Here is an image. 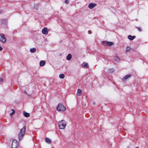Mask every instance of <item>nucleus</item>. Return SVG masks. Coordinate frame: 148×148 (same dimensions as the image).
I'll list each match as a JSON object with an SVG mask.
<instances>
[{
  "label": "nucleus",
  "instance_id": "nucleus-1",
  "mask_svg": "<svg viewBox=\"0 0 148 148\" xmlns=\"http://www.w3.org/2000/svg\"><path fill=\"white\" fill-rule=\"evenodd\" d=\"M58 125L60 129H64L65 128L66 123L65 120H62L58 122Z\"/></svg>",
  "mask_w": 148,
  "mask_h": 148
},
{
  "label": "nucleus",
  "instance_id": "nucleus-2",
  "mask_svg": "<svg viewBox=\"0 0 148 148\" xmlns=\"http://www.w3.org/2000/svg\"><path fill=\"white\" fill-rule=\"evenodd\" d=\"M26 129L25 126H24L23 128L20 130V132L18 134V138L19 140H21L24 136Z\"/></svg>",
  "mask_w": 148,
  "mask_h": 148
},
{
  "label": "nucleus",
  "instance_id": "nucleus-3",
  "mask_svg": "<svg viewBox=\"0 0 148 148\" xmlns=\"http://www.w3.org/2000/svg\"><path fill=\"white\" fill-rule=\"evenodd\" d=\"M57 110L59 112H63L66 110V108L63 104L60 103L57 107Z\"/></svg>",
  "mask_w": 148,
  "mask_h": 148
},
{
  "label": "nucleus",
  "instance_id": "nucleus-4",
  "mask_svg": "<svg viewBox=\"0 0 148 148\" xmlns=\"http://www.w3.org/2000/svg\"><path fill=\"white\" fill-rule=\"evenodd\" d=\"M6 40L5 35L2 34H0V41L3 43H5Z\"/></svg>",
  "mask_w": 148,
  "mask_h": 148
},
{
  "label": "nucleus",
  "instance_id": "nucleus-5",
  "mask_svg": "<svg viewBox=\"0 0 148 148\" xmlns=\"http://www.w3.org/2000/svg\"><path fill=\"white\" fill-rule=\"evenodd\" d=\"M18 143L16 140H13L11 144V148H18Z\"/></svg>",
  "mask_w": 148,
  "mask_h": 148
},
{
  "label": "nucleus",
  "instance_id": "nucleus-6",
  "mask_svg": "<svg viewBox=\"0 0 148 148\" xmlns=\"http://www.w3.org/2000/svg\"><path fill=\"white\" fill-rule=\"evenodd\" d=\"M97 5V4L95 3H90L88 6V7L90 9H92Z\"/></svg>",
  "mask_w": 148,
  "mask_h": 148
},
{
  "label": "nucleus",
  "instance_id": "nucleus-7",
  "mask_svg": "<svg viewBox=\"0 0 148 148\" xmlns=\"http://www.w3.org/2000/svg\"><path fill=\"white\" fill-rule=\"evenodd\" d=\"M42 33L44 34H47L48 33L47 28L46 27L44 28L42 30Z\"/></svg>",
  "mask_w": 148,
  "mask_h": 148
},
{
  "label": "nucleus",
  "instance_id": "nucleus-8",
  "mask_svg": "<svg viewBox=\"0 0 148 148\" xmlns=\"http://www.w3.org/2000/svg\"><path fill=\"white\" fill-rule=\"evenodd\" d=\"M131 75L130 74H127L125 75L122 79V80L124 81L128 79V78L131 77Z\"/></svg>",
  "mask_w": 148,
  "mask_h": 148
},
{
  "label": "nucleus",
  "instance_id": "nucleus-9",
  "mask_svg": "<svg viewBox=\"0 0 148 148\" xmlns=\"http://www.w3.org/2000/svg\"><path fill=\"white\" fill-rule=\"evenodd\" d=\"M114 59L117 62H119L120 61V58L117 56L114 57Z\"/></svg>",
  "mask_w": 148,
  "mask_h": 148
},
{
  "label": "nucleus",
  "instance_id": "nucleus-10",
  "mask_svg": "<svg viewBox=\"0 0 148 148\" xmlns=\"http://www.w3.org/2000/svg\"><path fill=\"white\" fill-rule=\"evenodd\" d=\"M136 37L135 36H132L131 35H129L128 36V38L130 40H132L134 39Z\"/></svg>",
  "mask_w": 148,
  "mask_h": 148
},
{
  "label": "nucleus",
  "instance_id": "nucleus-11",
  "mask_svg": "<svg viewBox=\"0 0 148 148\" xmlns=\"http://www.w3.org/2000/svg\"><path fill=\"white\" fill-rule=\"evenodd\" d=\"M82 66L83 67L85 68H88V64L86 62H84Z\"/></svg>",
  "mask_w": 148,
  "mask_h": 148
},
{
  "label": "nucleus",
  "instance_id": "nucleus-12",
  "mask_svg": "<svg viewBox=\"0 0 148 148\" xmlns=\"http://www.w3.org/2000/svg\"><path fill=\"white\" fill-rule=\"evenodd\" d=\"M23 115L26 117H29L30 116V114L25 111L23 112Z\"/></svg>",
  "mask_w": 148,
  "mask_h": 148
},
{
  "label": "nucleus",
  "instance_id": "nucleus-13",
  "mask_svg": "<svg viewBox=\"0 0 148 148\" xmlns=\"http://www.w3.org/2000/svg\"><path fill=\"white\" fill-rule=\"evenodd\" d=\"M77 95L78 96H80L82 95V90L80 89H78L77 90Z\"/></svg>",
  "mask_w": 148,
  "mask_h": 148
},
{
  "label": "nucleus",
  "instance_id": "nucleus-14",
  "mask_svg": "<svg viewBox=\"0 0 148 148\" xmlns=\"http://www.w3.org/2000/svg\"><path fill=\"white\" fill-rule=\"evenodd\" d=\"M45 140L46 142L48 144H50L51 143V140L48 138H46Z\"/></svg>",
  "mask_w": 148,
  "mask_h": 148
},
{
  "label": "nucleus",
  "instance_id": "nucleus-15",
  "mask_svg": "<svg viewBox=\"0 0 148 148\" xmlns=\"http://www.w3.org/2000/svg\"><path fill=\"white\" fill-rule=\"evenodd\" d=\"M45 63V61H41L40 62V65L41 66H44Z\"/></svg>",
  "mask_w": 148,
  "mask_h": 148
},
{
  "label": "nucleus",
  "instance_id": "nucleus-16",
  "mask_svg": "<svg viewBox=\"0 0 148 148\" xmlns=\"http://www.w3.org/2000/svg\"><path fill=\"white\" fill-rule=\"evenodd\" d=\"M72 58V56L71 54H69L67 56L66 59L68 60H71Z\"/></svg>",
  "mask_w": 148,
  "mask_h": 148
},
{
  "label": "nucleus",
  "instance_id": "nucleus-17",
  "mask_svg": "<svg viewBox=\"0 0 148 148\" xmlns=\"http://www.w3.org/2000/svg\"><path fill=\"white\" fill-rule=\"evenodd\" d=\"M36 49L35 48H33L30 49V51L32 53H34L36 51Z\"/></svg>",
  "mask_w": 148,
  "mask_h": 148
},
{
  "label": "nucleus",
  "instance_id": "nucleus-18",
  "mask_svg": "<svg viewBox=\"0 0 148 148\" xmlns=\"http://www.w3.org/2000/svg\"><path fill=\"white\" fill-rule=\"evenodd\" d=\"M59 77L60 79H63L64 78L65 76L63 74H61L59 75Z\"/></svg>",
  "mask_w": 148,
  "mask_h": 148
},
{
  "label": "nucleus",
  "instance_id": "nucleus-19",
  "mask_svg": "<svg viewBox=\"0 0 148 148\" xmlns=\"http://www.w3.org/2000/svg\"><path fill=\"white\" fill-rule=\"evenodd\" d=\"M130 49L131 48L129 46L127 47L126 48L125 52L126 53L127 52L129 51Z\"/></svg>",
  "mask_w": 148,
  "mask_h": 148
},
{
  "label": "nucleus",
  "instance_id": "nucleus-20",
  "mask_svg": "<svg viewBox=\"0 0 148 148\" xmlns=\"http://www.w3.org/2000/svg\"><path fill=\"white\" fill-rule=\"evenodd\" d=\"M107 45L109 46H110L113 45V43L111 42H107Z\"/></svg>",
  "mask_w": 148,
  "mask_h": 148
},
{
  "label": "nucleus",
  "instance_id": "nucleus-21",
  "mask_svg": "<svg viewBox=\"0 0 148 148\" xmlns=\"http://www.w3.org/2000/svg\"><path fill=\"white\" fill-rule=\"evenodd\" d=\"M11 110L12 111V112L11 113H10V115L11 116H12V115L13 114H14L15 113V111L13 109H11Z\"/></svg>",
  "mask_w": 148,
  "mask_h": 148
},
{
  "label": "nucleus",
  "instance_id": "nucleus-22",
  "mask_svg": "<svg viewBox=\"0 0 148 148\" xmlns=\"http://www.w3.org/2000/svg\"><path fill=\"white\" fill-rule=\"evenodd\" d=\"M34 8L35 10H37L38 8V5L37 4H34Z\"/></svg>",
  "mask_w": 148,
  "mask_h": 148
},
{
  "label": "nucleus",
  "instance_id": "nucleus-23",
  "mask_svg": "<svg viewBox=\"0 0 148 148\" xmlns=\"http://www.w3.org/2000/svg\"><path fill=\"white\" fill-rule=\"evenodd\" d=\"M69 0H65V3L66 4H68L69 3Z\"/></svg>",
  "mask_w": 148,
  "mask_h": 148
},
{
  "label": "nucleus",
  "instance_id": "nucleus-24",
  "mask_svg": "<svg viewBox=\"0 0 148 148\" xmlns=\"http://www.w3.org/2000/svg\"><path fill=\"white\" fill-rule=\"evenodd\" d=\"M138 29L140 32H141L142 31V29L140 27H138L137 28Z\"/></svg>",
  "mask_w": 148,
  "mask_h": 148
},
{
  "label": "nucleus",
  "instance_id": "nucleus-25",
  "mask_svg": "<svg viewBox=\"0 0 148 148\" xmlns=\"http://www.w3.org/2000/svg\"><path fill=\"white\" fill-rule=\"evenodd\" d=\"M107 41H103L102 42V43L103 44H107Z\"/></svg>",
  "mask_w": 148,
  "mask_h": 148
},
{
  "label": "nucleus",
  "instance_id": "nucleus-26",
  "mask_svg": "<svg viewBox=\"0 0 148 148\" xmlns=\"http://www.w3.org/2000/svg\"><path fill=\"white\" fill-rule=\"evenodd\" d=\"M0 81L1 82H3V79L1 78H0Z\"/></svg>",
  "mask_w": 148,
  "mask_h": 148
},
{
  "label": "nucleus",
  "instance_id": "nucleus-27",
  "mask_svg": "<svg viewBox=\"0 0 148 148\" xmlns=\"http://www.w3.org/2000/svg\"><path fill=\"white\" fill-rule=\"evenodd\" d=\"M88 33L89 34H91L92 32L90 31L89 30L88 32Z\"/></svg>",
  "mask_w": 148,
  "mask_h": 148
},
{
  "label": "nucleus",
  "instance_id": "nucleus-28",
  "mask_svg": "<svg viewBox=\"0 0 148 148\" xmlns=\"http://www.w3.org/2000/svg\"><path fill=\"white\" fill-rule=\"evenodd\" d=\"M3 49L2 47L0 46V51H1Z\"/></svg>",
  "mask_w": 148,
  "mask_h": 148
},
{
  "label": "nucleus",
  "instance_id": "nucleus-29",
  "mask_svg": "<svg viewBox=\"0 0 148 148\" xmlns=\"http://www.w3.org/2000/svg\"><path fill=\"white\" fill-rule=\"evenodd\" d=\"M24 92L25 93H26V94H27V92H26V91H25V90L24 91Z\"/></svg>",
  "mask_w": 148,
  "mask_h": 148
},
{
  "label": "nucleus",
  "instance_id": "nucleus-30",
  "mask_svg": "<svg viewBox=\"0 0 148 148\" xmlns=\"http://www.w3.org/2000/svg\"><path fill=\"white\" fill-rule=\"evenodd\" d=\"M62 54H60L59 55V56H62Z\"/></svg>",
  "mask_w": 148,
  "mask_h": 148
},
{
  "label": "nucleus",
  "instance_id": "nucleus-31",
  "mask_svg": "<svg viewBox=\"0 0 148 148\" xmlns=\"http://www.w3.org/2000/svg\"><path fill=\"white\" fill-rule=\"evenodd\" d=\"M93 104H94V105H95V102H93Z\"/></svg>",
  "mask_w": 148,
  "mask_h": 148
},
{
  "label": "nucleus",
  "instance_id": "nucleus-32",
  "mask_svg": "<svg viewBox=\"0 0 148 148\" xmlns=\"http://www.w3.org/2000/svg\"><path fill=\"white\" fill-rule=\"evenodd\" d=\"M135 148H139L138 147H136Z\"/></svg>",
  "mask_w": 148,
  "mask_h": 148
},
{
  "label": "nucleus",
  "instance_id": "nucleus-33",
  "mask_svg": "<svg viewBox=\"0 0 148 148\" xmlns=\"http://www.w3.org/2000/svg\"><path fill=\"white\" fill-rule=\"evenodd\" d=\"M127 148H129V147H127Z\"/></svg>",
  "mask_w": 148,
  "mask_h": 148
}]
</instances>
